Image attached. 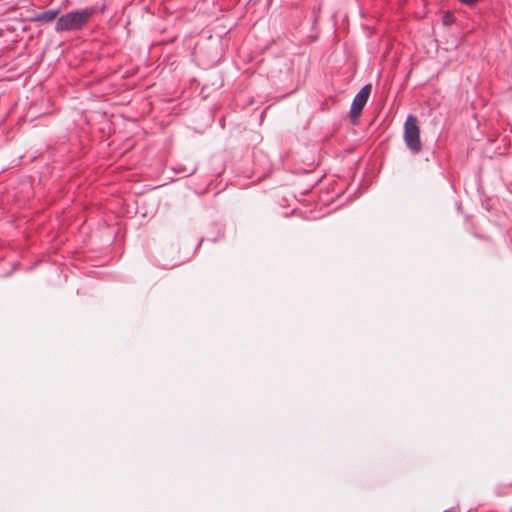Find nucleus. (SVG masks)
Returning a JSON list of instances; mask_svg holds the SVG:
<instances>
[{
    "label": "nucleus",
    "instance_id": "423d86ee",
    "mask_svg": "<svg viewBox=\"0 0 512 512\" xmlns=\"http://www.w3.org/2000/svg\"><path fill=\"white\" fill-rule=\"evenodd\" d=\"M460 3L465 4L469 7H474L479 0H458Z\"/></svg>",
    "mask_w": 512,
    "mask_h": 512
},
{
    "label": "nucleus",
    "instance_id": "9d476101",
    "mask_svg": "<svg viewBox=\"0 0 512 512\" xmlns=\"http://www.w3.org/2000/svg\"><path fill=\"white\" fill-rule=\"evenodd\" d=\"M161 103H170V101H164L163 99L161 100Z\"/></svg>",
    "mask_w": 512,
    "mask_h": 512
},
{
    "label": "nucleus",
    "instance_id": "f03ea898",
    "mask_svg": "<svg viewBox=\"0 0 512 512\" xmlns=\"http://www.w3.org/2000/svg\"><path fill=\"white\" fill-rule=\"evenodd\" d=\"M403 138L408 149L413 153L417 154L422 149L420 141V129L418 126V119L416 116L409 114L404 123V134Z\"/></svg>",
    "mask_w": 512,
    "mask_h": 512
},
{
    "label": "nucleus",
    "instance_id": "7ed1b4c3",
    "mask_svg": "<svg viewBox=\"0 0 512 512\" xmlns=\"http://www.w3.org/2000/svg\"><path fill=\"white\" fill-rule=\"evenodd\" d=\"M370 93L371 84H366L355 95L350 108L351 117H358L361 114L364 106L368 101Z\"/></svg>",
    "mask_w": 512,
    "mask_h": 512
},
{
    "label": "nucleus",
    "instance_id": "6e6552de",
    "mask_svg": "<svg viewBox=\"0 0 512 512\" xmlns=\"http://www.w3.org/2000/svg\"><path fill=\"white\" fill-rule=\"evenodd\" d=\"M451 22H452V17L449 14H446L443 17V24L444 25H449Z\"/></svg>",
    "mask_w": 512,
    "mask_h": 512
},
{
    "label": "nucleus",
    "instance_id": "1a4fd4ad",
    "mask_svg": "<svg viewBox=\"0 0 512 512\" xmlns=\"http://www.w3.org/2000/svg\"><path fill=\"white\" fill-rule=\"evenodd\" d=\"M443 512H458V510H457V508L452 507V508L444 510Z\"/></svg>",
    "mask_w": 512,
    "mask_h": 512
},
{
    "label": "nucleus",
    "instance_id": "39448f33",
    "mask_svg": "<svg viewBox=\"0 0 512 512\" xmlns=\"http://www.w3.org/2000/svg\"><path fill=\"white\" fill-rule=\"evenodd\" d=\"M175 171L176 174H179L183 177L190 176L196 172V167H191L190 169H187L184 166L178 167L177 169L171 168Z\"/></svg>",
    "mask_w": 512,
    "mask_h": 512
},
{
    "label": "nucleus",
    "instance_id": "20e7f679",
    "mask_svg": "<svg viewBox=\"0 0 512 512\" xmlns=\"http://www.w3.org/2000/svg\"><path fill=\"white\" fill-rule=\"evenodd\" d=\"M59 13V9L46 10L40 13H36L34 16L30 18V21L33 23H37L39 25L49 24L59 18Z\"/></svg>",
    "mask_w": 512,
    "mask_h": 512
},
{
    "label": "nucleus",
    "instance_id": "9b49d317",
    "mask_svg": "<svg viewBox=\"0 0 512 512\" xmlns=\"http://www.w3.org/2000/svg\"><path fill=\"white\" fill-rule=\"evenodd\" d=\"M167 167L161 170V173H164L166 171Z\"/></svg>",
    "mask_w": 512,
    "mask_h": 512
},
{
    "label": "nucleus",
    "instance_id": "f257e3e1",
    "mask_svg": "<svg viewBox=\"0 0 512 512\" xmlns=\"http://www.w3.org/2000/svg\"><path fill=\"white\" fill-rule=\"evenodd\" d=\"M94 13L93 8H86L63 14L56 21L55 31H80L88 24Z\"/></svg>",
    "mask_w": 512,
    "mask_h": 512
},
{
    "label": "nucleus",
    "instance_id": "0eeeda50",
    "mask_svg": "<svg viewBox=\"0 0 512 512\" xmlns=\"http://www.w3.org/2000/svg\"><path fill=\"white\" fill-rule=\"evenodd\" d=\"M187 259H188V257L179 258L177 261L172 262V263L170 264V266H171V267H174V266H176V265H179V264H181V263H184Z\"/></svg>",
    "mask_w": 512,
    "mask_h": 512
}]
</instances>
